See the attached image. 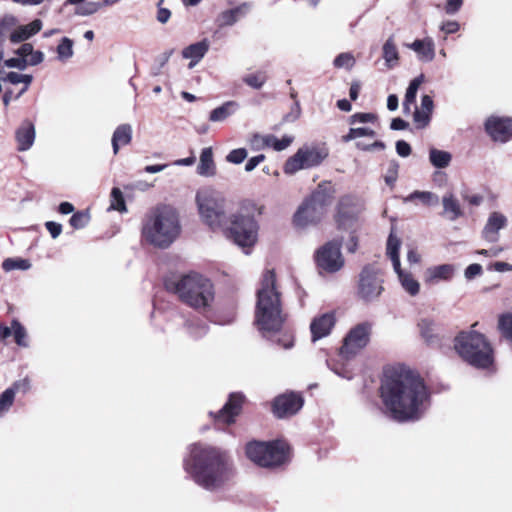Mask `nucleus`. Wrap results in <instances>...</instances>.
<instances>
[{
    "mask_svg": "<svg viewBox=\"0 0 512 512\" xmlns=\"http://www.w3.org/2000/svg\"><path fill=\"white\" fill-rule=\"evenodd\" d=\"M380 397L386 414L398 422L417 421L430 406V393L424 380L405 367L385 371Z\"/></svg>",
    "mask_w": 512,
    "mask_h": 512,
    "instance_id": "f257e3e1",
    "label": "nucleus"
},
{
    "mask_svg": "<svg viewBox=\"0 0 512 512\" xmlns=\"http://www.w3.org/2000/svg\"><path fill=\"white\" fill-rule=\"evenodd\" d=\"M183 467L197 485L208 491L222 488L235 474L228 454L205 443H194L189 446Z\"/></svg>",
    "mask_w": 512,
    "mask_h": 512,
    "instance_id": "f03ea898",
    "label": "nucleus"
},
{
    "mask_svg": "<svg viewBox=\"0 0 512 512\" xmlns=\"http://www.w3.org/2000/svg\"><path fill=\"white\" fill-rule=\"evenodd\" d=\"M281 296L274 270H266L256 290L254 312V324L264 337H270L282 329L285 315Z\"/></svg>",
    "mask_w": 512,
    "mask_h": 512,
    "instance_id": "7ed1b4c3",
    "label": "nucleus"
},
{
    "mask_svg": "<svg viewBox=\"0 0 512 512\" xmlns=\"http://www.w3.org/2000/svg\"><path fill=\"white\" fill-rule=\"evenodd\" d=\"M180 232L178 212L170 205L157 206L146 215L143 222V238L158 248H168Z\"/></svg>",
    "mask_w": 512,
    "mask_h": 512,
    "instance_id": "20e7f679",
    "label": "nucleus"
},
{
    "mask_svg": "<svg viewBox=\"0 0 512 512\" xmlns=\"http://www.w3.org/2000/svg\"><path fill=\"white\" fill-rule=\"evenodd\" d=\"M165 286L175 292L185 304L203 313L210 311L215 300L212 282L197 273L185 275L176 281H166Z\"/></svg>",
    "mask_w": 512,
    "mask_h": 512,
    "instance_id": "39448f33",
    "label": "nucleus"
},
{
    "mask_svg": "<svg viewBox=\"0 0 512 512\" xmlns=\"http://www.w3.org/2000/svg\"><path fill=\"white\" fill-rule=\"evenodd\" d=\"M454 349L463 361L476 368H488L493 363V349L479 332H460L454 339Z\"/></svg>",
    "mask_w": 512,
    "mask_h": 512,
    "instance_id": "423d86ee",
    "label": "nucleus"
},
{
    "mask_svg": "<svg viewBox=\"0 0 512 512\" xmlns=\"http://www.w3.org/2000/svg\"><path fill=\"white\" fill-rule=\"evenodd\" d=\"M196 203L202 221L213 231L224 229L228 223L225 200L215 190L204 188L197 192Z\"/></svg>",
    "mask_w": 512,
    "mask_h": 512,
    "instance_id": "0eeeda50",
    "label": "nucleus"
},
{
    "mask_svg": "<svg viewBox=\"0 0 512 512\" xmlns=\"http://www.w3.org/2000/svg\"><path fill=\"white\" fill-rule=\"evenodd\" d=\"M287 446L280 441H252L246 445L247 457L261 467H277L287 461Z\"/></svg>",
    "mask_w": 512,
    "mask_h": 512,
    "instance_id": "6e6552de",
    "label": "nucleus"
},
{
    "mask_svg": "<svg viewBox=\"0 0 512 512\" xmlns=\"http://www.w3.org/2000/svg\"><path fill=\"white\" fill-rule=\"evenodd\" d=\"M222 230L228 238L243 249L250 248L257 241L258 224L251 215L241 213L232 215Z\"/></svg>",
    "mask_w": 512,
    "mask_h": 512,
    "instance_id": "1a4fd4ad",
    "label": "nucleus"
},
{
    "mask_svg": "<svg viewBox=\"0 0 512 512\" xmlns=\"http://www.w3.org/2000/svg\"><path fill=\"white\" fill-rule=\"evenodd\" d=\"M327 155L328 153L325 149L315 146H303L286 160L284 172L291 175L302 169L316 167L322 163Z\"/></svg>",
    "mask_w": 512,
    "mask_h": 512,
    "instance_id": "9d476101",
    "label": "nucleus"
},
{
    "mask_svg": "<svg viewBox=\"0 0 512 512\" xmlns=\"http://www.w3.org/2000/svg\"><path fill=\"white\" fill-rule=\"evenodd\" d=\"M379 273L380 270L373 265L363 267L358 281V295L362 300L373 301L383 292V279Z\"/></svg>",
    "mask_w": 512,
    "mask_h": 512,
    "instance_id": "9b49d317",
    "label": "nucleus"
},
{
    "mask_svg": "<svg viewBox=\"0 0 512 512\" xmlns=\"http://www.w3.org/2000/svg\"><path fill=\"white\" fill-rule=\"evenodd\" d=\"M400 245V239L391 233L387 240V255L392 261L393 268L398 275L403 289L411 296H415L419 293L420 284L410 273H405L401 270L399 258Z\"/></svg>",
    "mask_w": 512,
    "mask_h": 512,
    "instance_id": "f8f14e48",
    "label": "nucleus"
},
{
    "mask_svg": "<svg viewBox=\"0 0 512 512\" xmlns=\"http://www.w3.org/2000/svg\"><path fill=\"white\" fill-rule=\"evenodd\" d=\"M371 333V324L363 322L353 327L344 338L343 345L340 348L339 356L343 360L354 357L369 342Z\"/></svg>",
    "mask_w": 512,
    "mask_h": 512,
    "instance_id": "ddd939ff",
    "label": "nucleus"
},
{
    "mask_svg": "<svg viewBox=\"0 0 512 512\" xmlns=\"http://www.w3.org/2000/svg\"><path fill=\"white\" fill-rule=\"evenodd\" d=\"M317 266L329 273H335L344 266V258L341 253V243L333 240L327 242L316 252Z\"/></svg>",
    "mask_w": 512,
    "mask_h": 512,
    "instance_id": "4468645a",
    "label": "nucleus"
},
{
    "mask_svg": "<svg viewBox=\"0 0 512 512\" xmlns=\"http://www.w3.org/2000/svg\"><path fill=\"white\" fill-rule=\"evenodd\" d=\"M304 404L302 396L295 392L284 393L277 396L272 404V410L276 417L285 418L295 415Z\"/></svg>",
    "mask_w": 512,
    "mask_h": 512,
    "instance_id": "2eb2a0df",
    "label": "nucleus"
},
{
    "mask_svg": "<svg viewBox=\"0 0 512 512\" xmlns=\"http://www.w3.org/2000/svg\"><path fill=\"white\" fill-rule=\"evenodd\" d=\"M244 396L241 393H231L226 404L216 413L210 412L217 424H232L239 415Z\"/></svg>",
    "mask_w": 512,
    "mask_h": 512,
    "instance_id": "dca6fc26",
    "label": "nucleus"
},
{
    "mask_svg": "<svg viewBox=\"0 0 512 512\" xmlns=\"http://www.w3.org/2000/svg\"><path fill=\"white\" fill-rule=\"evenodd\" d=\"M485 129L494 141L507 142L512 137V118L492 116L487 119Z\"/></svg>",
    "mask_w": 512,
    "mask_h": 512,
    "instance_id": "f3484780",
    "label": "nucleus"
},
{
    "mask_svg": "<svg viewBox=\"0 0 512 512\" xmlns=\"http://www.w3.org/2000/svg\"><path fill=\"white\" fill-rule=\"evenodd\" d=\"M325 212L308 199L298 208L294 215V223L298 227H305L321 220Z\"/></svg>",
    "mask_w": 512,
    "mask_h": 512,
    "instance_id": "a211bd4d",
    "label": "nucleus"
},
{
    "mask_svg": "<svg viewBox=\"0 0 512 512\" xmlns=\"http://www.w3.org/2000/svg\"><path fill=\"white\" fill-rule=\"evenodd\" d=\"M35 138V125L29 119L23 120L15 131L17 150L21 152L28 151L33 146Z\"/></svg>",
    "mask_w": 512,
    "mask_h": 512,
    "instance_id": "6ab92c4d",
    "label": "nucleus"
},
{
    "mask_svg": "<svg viewBox=\"0 0 512 512\" xmlns=\"http://www.w3.org/2000/svg\"><path fill=\"white\" fill-rule=\"evenodd\" d=\"M334 325L335 317L333 313H325L315 317L310 324L312 341L315 342L329 335Z\"/></svg>",
    "mask_w": 512,
    "mask_h": 512,
    "instance_id": "aec40b11",
    "label": "nucleus"
},
{
    "mask_svg": "<svg viewBox=\"0 0 512 512\" xmlns=\"http://www.w3.org/2000/svg\"><path fill=\"white\" fill-rule=\"evenodd\" d=\"M453 264H441L428 267L424 274V280L427 284L435 285L441 281H450L455 274Z\"/></svg>",
    "mask_w": 512,
    "mask_h": 512,
    "instance_id": "412c9836",
    "label": "nucleus"
},
{
    "mask_svg": "<svg viewBox=\"0 0 512 512\" xmlns=\"http://www.w3.org/2000/svg\"><path fill=\"white\" fill-rule=\"evenodd\" d=\"M421 337L428 345H439L441 341V327L433 319L424 317L418 321Z\"/></svg>",
    "mask_w": 512,
    "mask_h": 512,
    "instance_id": "4be33fe9",
    "label": "nucleus"
},
{
    "mask_svg": "<svg viewBox=\"0 0 512 512\" xmlns=\"http://www.w3.org/2000/svg\"><path fill=\"white\" fill-rule=\"evenodd\" d=\"M507 225V218L499 212H492L482 231L483 238L489 242H496L499 231Z\"/></svg>",
    "mask_w": 512,
    "mask_h": 512,
    "instance_id": "5701e85b",
    "label": "nucleus"
},
{
    "mask_svg": "<svg viewBox=\"0 0 512 512\" xmlns=\"http://www.w3.org/2000/svg\"><path fill=\"white\" fill-rule=\"evenodd\" d=\"M335 190L330 182H322L312 192L308 198L313 204L326 212L327 207L331 204Z\"/></svg>",
    "mask_w": 512,
    "mask_h": 512,
    "instance_id": "b1692460",
    "label": "nucleus"
},
{
    "mask_svg": "<svg viewBox=\"0 0 512 512\" xmlns=\"http://www.w3.org/2000/svg\"><path fill=\"white\" fill-rule=\"evenodd\" d=\"M355 198L346 195L342 197L337 207V223L339 227H344L346 224L349 226L354 222L356 217V210L354 209Z\"/></svg>",
    "mask_w": 512,
    "mask_h": 512,
    "instance_id": "393cba45",
    "label": "nucleus"
},
{
    "mask_svg": "<svg viewBox=\"0 0 512 512\" xmlns=\"http://www.w3.org/2000/svg\"><path fill=\"white\" fill-rule=\"evenodd\" d=\"M209 47V41L207 39H203L199 42L190 44L182 50V57L190 60L188 64L190 69L194 68L204 58Z\"/></svg>",
    "mask_w": 512,
    "mask_h": 512,
    "instance_id": "a878e982",
    "label": "nucleus"
},
{
    "mask_svg": "<svg viewBox=\"0 0 512 512\" xmlns=\"http://www.w3.org/2000/svg\"><path fill=\"white\" fill-rule=\"evenodd\" d=\"M42 29V21L40 19H35L27 25H21L15 28L9 35V39L12 43H21L35 34H37Z\"/></svg>",
    "mask_w": 512,
    "mask_h": 512,
    "instance_id": "bb28decb",
    "label": "nucleus"
},
{
    "mask_svg": "<svg viewBox=\"0 0 512 512\" xmlns=\"http://www.w3.org/2000/svg\"><path fill=\"white\" fill-rule=\"evenodd\" d=\"M249 9L250 6L247 3H243L232 9L225 10L219 14V16L216 19V22L219 27L232 26L237 21L245 17Z\"/></svg>",
    "mask_w": 512,
    "mask_h": 512,
    "instance_id": "cd10ccee",
    "label": "nucleus"
},
{
    "mask_svg": "<svg viewBox=\"0 0 512 512\" xmlns=\"http://www.w3.org/2000/svg\"><path fill=\"white\" fill-rule=\"evenodd\" d=\"M407 46L417 54L421 61L430 62L435 57L434 42L430 38L417 39Z\"/></svg>",
    "mask_w": 512,
    "mask_h": 512,
    "instance_id": "c85d7f7f",
    "label": "nucleus"
},
{
    "mask_svg": "<svg viewBox=\"0 0 512 512\" xmlns=\"http://www.w3.org/2000/svg\"><path fill=\"white\" fill-rule=\"evenodd\" d=\"M132 126L130 124H121L113 132L111 143L113 153L119 152L120 146L128 145L132 140Z\"/></svg>",
    "mask_w": 512,
    "mask_h": 512,
    "instance_id": "c756f323",
    "label": "nucleus"
},
{
    "mask_svg": "<svg viewBox=\"0 0 512 512\" xmlns=\"http://www.w3.org/2000/svg\"><path fill=\"white\" fill-rule=\"evenodd\" d=\"M216 166L213 159V151L211 147L202 149L197 166V173L201 176L210 177L215 174Z\"/></svg>",
    "mask_w": 512,
    "mask_h": 512,
    "instance_id": "7c9ffc66",
    "label": "nucleus"
},
{
    "mask_svg": "<svg viewBox=\"0 0 512 512\" xmlns=\"http://www.w3.org/2000/svg\"><path fill=\"white\" fill-rule=\"evenodd\" d=\"M382 56L388 69H392L398 65L399 52L393 36H390L383 44Z\"/></svg>",
    "mask_w": 512,
    "mask_h": 512,
    "instance_id": "2f4dec72",
    "label": "nucleus"
},
{
    "mask_svg": "<svg viewBox=\"0 0 512 512\" xmlns=\"http://www.w3.org/2000/svg\"><path fill=\"white\" fill-rule=\"evenodd\" d=\"M256 139H262V145L272 147L275 151H283L288 148L293 142L292 136L285 135L281 139H278L274 135H259L255 134Z\"/></svg>",
    "mask_w": 512,
    "mask_h": 512,
    "instance_id": "473e14b6",
    "label": "nucleus"
},
{
    "mask_svg": "<svg viewBox=\"0 0 512 512\" xmlns=\"http://www.w3.org/2000/svg\"><path fill=\"white\" fill-rule=\"evenodd\" d=\"M419 200L423 205L433 207L439 204V197L437 194L430 191L416 190L403 198L404 203H411Z\"/></svg>",
    "mask_w": 512,
    "mask_h": 512,
    "instance_id": "72a5a7b5",
    "label": "nucleus"
},
{
    "mask_svg": "<svg viewBox=\"0 0 512 512\" xmlns=\"http://www.w3.org/2000/svg\"><path fill=\"white\" fill-rule=\"evenodd\" d=\"M237 103L228 101L210 112L209 120L212 122H222L231 116L237 109Z\"/></svg>",
    "mask_w": 512,
    "mask_h": 512,
    "instance_id": "f704fd0d",
    "label": "nucleus"
},
{
    "mask_svg": "<svg viewBox=\"0 0 512 512\" xmlns=\"http://www.w3.org/2000/svg\"><path fill=\"white\" fill-rule=\"evenodd\" d=\"M452 160V155L448 151L431 148L429 150V161L435 168H446Z\"/></svg>",
    "mask_w": 512,
    "mask_h": 512,
    "instance_id": "c9c22d12",
    "label": "nucleus"
},
{
    "mask_svg": "<svg viewBox=\"0 0 512 512\" xmlns=\"http://www.w3.org/2000/svg\"><path fill=\"white\" fill-rule=\"evenodd\" d=\"M442 204L444 208V213L449 214L450 220H456L458 217L461 216L462 212L460 205L452 193H448L443 196Z\"/></svg>",
    "mask_w": 512,
    "mask_h": 512,
    "instance_id": "e433bc0d",
    "label": "nucleus"
},
{
    "mask_svg": "<svg viewBox=\"0 0 512 512\" xmlns=\"http://www.w3.org/2000/svg\"><path fill=\"white\" fill-rule=\"evenodd\" d=\"M424 80V76L421 74L414 78L410 83L405 93L403 102V108L405 111L410 110V106L415 103L417 91Z\"/></svg>",
    "mask_w": 512,
    "mask_h": 512,
    "instance_id": "4c0bfd02",
    "label": "nucleus"
},
{
    "mask_svg": "<svg viewBox=\"0 0 512 512\" xmlns=\"http://www.w3.org/2000/svg\"><path fill=\"white\" fill-rule=\"evenodd\" d=\"M73 41L68 37H63L56 48L57 59L60 62H67L70 58L73 57Z\"/></svg>",
    "mask_w": 512,
    "mask_h": 512,
    "instance_id": "58836bf2",
    "label": "nucleus"
},
{
    "mask_svg": "<svg viewBox=\"0 0 512 512\" xmlns=\"http://www.w3.org/2000/svg\"><path fill=\"white\" fill-rule=\"evenodd\" d=\"M188 334L194 339H200L208 332V325L199 319H192L186 322Z\"/></svg>",
    "mask_w": 512,
    "mask_h": 512,
    "instance_id": "ea45409f",
    "label": "nucleus"
},
{
    "mask_svg": "<svg viewBox=\"0 0 512 512\" xmlns=\"http://www.w3.org/2000/svg\"><path fill=\"white\" fill-rule=\"evenodd\" d=\"M3 83H10L12 85L23 84L31 85L33 76L30 74H21L19 72H8L1 78Z\"/></svg>",
    "mask_w": 512,
    "mask_h": 512,
    "instance_id": "a19ab883",
    "label": "nucleus"
},
{
    "mask_svg": "<svg viewBox=\"0 0 512 512\" xmlns=\"http://www.w3.org/2000/svg\"><path fill=\"white\" fill-rule=\"evenodd\" d=\"M31 267V263L27 259L22 258H7L2 263V269L6 272L12 270H28Z\"/></svg>",
    "mask_w": 512,
    "mask_h": 512,
    "instance_id": "79ce46f5",
    "label": "nucleus"
},
{
    "mask_svg": "<svg viewBox=\"0 0 512 512\" xmlns=\"http://www.w3.org/2000/svg\"><path fill=\"white\" fill-rule=\"evenodd\" d=\"M12 332L15 342L18 346L27 347V332L24 326L16 319L12 320Z\"/></svg>",
    "mask_w": 512,
    "mask_h": 512,
    "instance_id": "37998d69",
    "label": "nucleus"
},
{
    "mask_svg": "<svg viewBox=\"0 0 512 512\" xmlns=\"http://www.w3.org/2000/svg\"><path fill=\"white\" fill-rule=\"evenodd\" d=\"M376 135L375 131L368 127H358V128H350L349 132L342 137L344 142H349L351 140L357 139L359 137H374Z\"/></svg>",
    "mask_w": 512,
    "mask_h": 512,
    "instance_id": "c03bdc74",
    "label": "nucleus"
},
{
    "mask_svg": "<svg viewBox=\"0 0 512 512\" xmlns=\"http://www.w3.org/2000/svg\"><path fill=\"white\" fill-rule=\"evenodd\" d=\"M109 210H116L119 212H125L127 210L123 193L117 187H114L111 191V204Z\"/></svg>",
    "mask_w": 512,
    "mask_h": 512,
    "instance_id": "a18cd8bd",
    "label": "nucleus"
},
{
    "mask_svg": "<svg viewBox=\"0 0 512 512\" xmlns=\"http://www.w3.org/2000/svg\"><path fill=\"white\" fill-rule=\"evenodd\" d=\"M498 328L501 334L512 342V314L507 313L499 317Z\"/></svg>",
    "mask_w": 512,
    "mask_h": 512,
    "instance_id": "49530a36",
    "label": "nucleus"
},
{
    "mask_svg": "<svg viewBox=\"0 0 512 512\" xmlns=\"http://www.w3.org/2000/svg\"><path fill=\"white\" fill-rule=\"evenodd\" d=\"M15 395L12 389H6L0 394V417H3L14 403Z\"/></svg>",
    "mask_w": 512,
    "mask_h": 512,
    "instance_id": "de8ad7c7",
    "label": "nucleus"
},
{
    "mask_svg": "<svg viewBox=\"0 0 512 512\" xmlns=\"http://www.w3.org/2000/svg\"><path fill=\"white\" fill-rule=\"evenodd\" d=\"M431 112L416 108L413 114V121L418 129L427 127L431 120Z\"/></svg>",
    "mask_w": 512,
    "mask_h": 512,
    "instance_id": "09e8293b",
    "label": "nucleus"
},
{
    "mask_svg": "<svg viewBox=\"0 0 512 512\" xmlns=\"http://www.w3.org/2000/svg\"><path fill=\"white\" fill-rule=\"evenodd\" d=\"M266 80V75L263 72L249 74L243 78V82L254 89H260L265 84Z\"/></svg>",
    "mask_w": 512,
    "mask_h": 512,
    "instance_id": "8fccbe9b",
    "label": "nucleus"
},
{
    "mask_svg": "<svg viewBox=\"0 0 512 512\" xmlns=\"http://www.w3.org/2000/svg\"><path fill=\"white\" fill-rule=\"evenodd\" d=\"M399 167V163L396 160H392L389 162L387 172L384 176V181L388 186L393 187L394 184L396 183L398 178Z\"/></svg>",
    "mask_w": 512,
    "mask_h": 512,
    "instance_id": "3c124183",
    "label": "nucleus"
},
{
    "mask_svg": "<svg viewBox=\"0 0 512 512\" xmlns=\"http://www.w3.org/2000/svg\"><path fill=\"white\" fill-rule=\"evenodd\" d=\"M336 68L351 69L355 64V59L350 53L339 54L333 62Z\"/></svg>",
    "mask_w": 512,
    "mask_h": 512,
    "instance_id": "603ef678",
    "label": "nucleus"
},
{
    "mask_svg": "<svg viewBox=\"0 0 512 512\" xmlns=\"http://www.w3.org/2000/svg\"><path fill=\"white\" fill-rule=\"evenodd\" d=\"M89 215L84 212H77L69 220L70 225L75 229L84 228L89 222Z\"/></svg>",
    "mask_w": 512,
    "mask_h": 512,
    "instance_id": "864d4df0",
    "label": "nucleus"
},
{
    "mask_svg": "<svg viewBox=\"0 0 512 512\" xmlns=\"http://www.w3.org/2000/svg\"><path fill=\"white\" fill-rule=\"evenodd\" d=\"M247 157V150L245 148H238L230 151L226 156V160L229 163L240 164Z\"/></svg>",
    "mask_w": 512,
    "mask_h": 512,
    "instance_id": "5fc2aeb1",
    "label": "nucleus"
},
{
    "mask_svg": "<svg viewBox=\"0 0 512 512\" xmlns=\"http://www.w3.org/2000/svg\"><path fill=\"white\" fill-rule=\"evenodd\" d=\"M376 119L377 116L373 113H355L350 116L349 123L352 125L356 123H372Z\"/></svg>",
    "mask_w": 512,
    "mask_h": 512,
    "instance_id": "6e6d98bb",
    "label": "nucleus"
},
{
    "mask_svg": "<svg viewBox=\"0 0 512 512\" xmlns=\"http://www.w3.org/2000/svg\"><path fill=\"white\" fill-rule=\"evenodd\" d=\"M101 7L100 3L97 2H87L84 5L78 7L76 9V14L81 16H89L96 13Z\"/></svg>",
    "mask_w": 512,
    "mask_h": 512,
    "instance_id": "4d7b16f0",
    "label": "nucleus"
},
{
    "mask_svg": "<svg viewBox=\"0 0 512 512\" xmlns=\"http://www.w3.org/2000/svg\"><path fill=\"white\" fill-rule=\"evenodd\" d=\"M30 388H31L30 380L26 377V378L15 381L8 389H12L14 392V395H16L17 392L26 394L30 390Z\"/></svg>",
    "mask_w": 512,
    "mask_h": 512,
    "instance_id": "13d9d810",
    "label": "nucleus"
},
{
    "mask_svg": "<svg viewBox=\"0 0 512 512\" xmlns=\"http://www.w3.org/2000/svg\"><path fill=\"white\" fill-rule=\"evenodd\" d=\"M464 0H446L444 11L447 15H455L462 7Z\"/></svg>",
    "mask_w": 512,
    "mask_h": 512,
    "instance_id": "bf43d9fd",
    "label": "nucleus"
},
{
    "mask_svg": "<svg viewBox=\"0 0 512 512\" xmlns=\"http://www.w3.org/2000/svg\"><path fill=\"white\" fill-rule=\"evenodd\" d=\"M4 66L8 68H16L18 70H25L27 68V63L25 62V58L21 57H13L7 60L3 59Z\"/></svg>",
    "mask_w": 512,
    "mask_h": 512,
    "instance_id": "052dcab7",
    "label": "nucleus"
},
{
    "mask_svg": "<svg viewBox=\"0 0 512 512\" xmlns=\"http://www.w3.org/2000/svg\"><path fill=\"white\" fill-rule=\"evenodd\" d=\"M43 61H44V53L40 50L33 49L32 53L29 55V57L25 58L27 67L28 66H37V65L41 64Z\"/></svg>",
    "mask_w": 512,
    "mask_h": 512,
    "instance_id": "680f3d73",
    "label": "nucleus"
},
{
    "mask_svg": "<svg viewBox=\"0 0 512 512\" xmlns=\"http://www.w3.org/2000/svg\"><path fill=\"white\" fill-rule=\"evenodd\" d=\"M395 148L397 154L403 158L408 157L412 152L410 144L404 140H398L395 144Z\"/></svg>",
    "mask_w": 512,
    "mask_h": 512,
    "instance_id": "e2e57ef3",
    "label": "nucleus"
},
{
    "mask_svg": "<svg viewBox=\"0 0 512 512\" xmlns=\"http://www.w3.org/2000/svg\"><path fill=\"white\" fill-rule=\"evenodd\" d=\"M459 29H460V24L454 20L445 21L440 25V30L442 32H444L446 35L454 34V33L458 32Z\"/></svg>",
    "mask_w": 512,
    "mask_h": 512,
    "instance_id": "0e129e2a",
    "label": "nucleus"
},
{
    "mask_svg": "<svg viewBox=\"0 0 512 512\" xmlns=\"http://www.w3.org/2000/svg\"><path fill=\"white\" fill-rule=\"evenodd\" d=\"M45 227L53 239H56L62 232V225L54 221L46 222Z\"/></svg>",
    "mask_w": 512,
    "mask_h": 512,
    "instance_id": "69168bd1",
    "label": "nucleus"
},
{
    "mask_svg": "<svg viewBox=\"0 0 512 512\" xmlns=\"http://www.w3.org/2000/svg\"><path fill=\"white\" fill-rule=\"evenodd\" d=\"M265 160V155L259 154L257 156L251 157L246 165H245V171L251 172L253 171L260 163H262Z\"/></svg>",
    "mask_w": 512,
    "mask_h": 512,
    "instance_id": "338daca9",
    "label": "nucleus"
},
{
    "mask_svg": "<svg viewBox=\"0 0 512 512\" xmlns=\"http://www.w3.org/2000/svg\"><path fill=\"white\" fill-rule=\"evenodd\" d=\"M481 273L482 266L480 264H471L465 269V277L469 280L480 275Z\"/></svg>",
    "mask_w": 512,
    "mask_h": 512,
    "instance_id": "774afa93",
    "label": "nucleus"
}]
</instances>
